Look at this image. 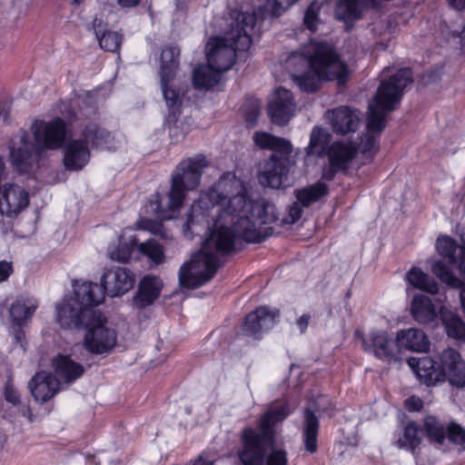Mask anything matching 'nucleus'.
<instances>
[{"mask_svg": "<svg viewBox=\"0 0 465 465\" xmlns=\"http://www.w3.org/2000/svg\"><path fill=\"white\" fill-rule=\"evenodd\" d=\"M321 5L317 2H312L307 8L304 15V25L306 27L313 31L316 29L318 24V15L320 13Z\"/></svg>", "mask_w": 465, "mask_h": 465, "instance_id": "obj_40", "label": "nucleus"}, {"mask_svg": "<svg viewBox=\"0 0 465 465\" xmlns=\"http://www.w3.org/2000/svg\"><path fill=\"white\" fill-rule=\"evenodd\" d=\"M295 407L288 401L275 403L261 417L258 430H242V448L238 453L242 465H288L283 448L272 447L266 455L265 452L274 440L273 427L285 420Z\"/></svg>", "mask_w": 465, "mask_h": 465, "instance_id": "obj_5", "label": "nucleus"}, {"mask_svg": "<svg viewBox=\"0 0 465 465\" xmlns=\"http://www.w3.org/2000/svg\"><path fill=\"white\" fill-rule=\"evenodd\" d=\"M223 35L213 36L206 44V58L210 66L224 73L232 68L237 52L250 49L256 22L252 15L230 14L225 19Z\"/></svg>", "mask_w": 465, "mask_h": 465, "instance_id": "obj_6", "label": "nucleus"}, {"mask_svg": "<svg viewBox=\"0 0 465 465\" xmlns=\"http://www.w3.org/2000/svg\"><path fill=\"white\" fill-rule=\"evenodd\" d=\"M439 368L441 382L448 381L455 387L465 386V362L458 351L444 349L439 355Z\"/></svg>", "mask_w": 465, "mask_h": 465, "instance_id": "obj_15", "label": "nucleus"}, {"mask_svg": "<svg viewBox=\"0 0 465 465\" xmlns=\"http://www.w3.org/2000/svg\"><path fill=\"white\" fill-rule=\"evenodd\" d=\"M327 186L323 183H317L311 186L296 191L297 201L302 207H307L311 203L319 201L326 195Z\"/></svg>", "mask_w": 465, "mask_h": 465, "instance_id": "obj_33", "label": "nucleus"}, {"mask_svg": "<svg viewBox=\"0 0 465 465\" xmlns=\"http://www.w3.org/2000/svg\"><path fill=\"white\" fill-rule=\"evenodd\" d=\"M73 293L57 303L56 322L65 330L84 328V347L93 354L110 352L117 342V334L107 319L92 307L104 300V291L95 282L73 281Z\"/></svg>", "mask_w": 465, "mask_h": 465, "instance_id": "obj_3", "label": "nucleus"}, {"mask_svg": "<svg viewBox=\"0 0 465 465\" xmlns=\"http://www.w3.org/2000/svg\"><path fill=\"white\" fill-rule=\"evenodd\" d=\"M84 139H73L64 147V163L70 171H78L84 168L90 160L89 143L100 149L113 150L114 137L104 130H101L94 124L85 126L83 132Z\"/></svg>", "mask_w": 465, "mask_h": 465, "instance_id": "obj_10", "label": "nucleus"}, {"mask_svg": "<svg viewBox=\"0 0 465 465\" xmlns=\"http://www.w3.org/2000/svg\"><path fill=\"white\" fill-rule=\"evenodd\" d=\"M33 141L26 132H20L11 145V159L19 172H26L34 152L57 150L64 144L66 125L60 118L51 121L36 120L31 125Z\"/></svg>", "mask_w": 465, "mask_h": 465, "instance_id": "obj_7", "label": "nucleus"}, {"mask_svg": "<svg viewBox=\"0 0 465 465\" xmlns=\"http://www.w3.org/2000/svg\"><path fill=\"white\" fill-rule=\"evenodd\" d=\"M5 400L13 405H16L19 402V395L12 386L7 385L5 387Z\"/></svg>", "mask_w": 465, "mask_h": 465, "instance_id": "obj_47", "label": "nucleus"}, {"mask_svg": "<svg viewBox=\"0 0 465 465\" xmlns=\"http://www.w3.org/2000/svg\"><path fill=\"white\" fill-rule=\"evenodd\" d=\"M338 19L350 22L358 19L361 14V5L356 0H341L335 10Z\"/></svg>", "mask_w": 465, "mask_h": 465, "instance_id": "obj_35", "label": "nucleus"}, {"mask_svg": "<svg viewBox=\"0 0 465 465\" xmlns=\"http://www.w3.org/2000/svg\"><path fill=\"white\" fill-rule=\"evenodd\" d=\"M289 67H293L292 81L306 93L316 92L322 81L345 83L349 69L334 53L332 46L311 41L303 49V54L294 53L287 60Z\"/></svg>", "mask_w": 465, "mask_h": 465, "instance_id": "obj_4", "label": "nucleus"}, {"mask_svg": "<svg viewBox=\"0 0 465 465\" xmlns=\"http://www.w3.org/2000/svg\"><path fill=\"white\" fill-rule=\"evenodd\" d=\"M460 289H461L460 292V305H461L463 312L465 313V286L463 285Z\"/></svg>", "mask_w": 465, "mask_h": 465, "instance_id": "obj_54", "label": "nucleus"}, {"mask_svg": "<svg viewBox=\"0 0 465 465\" xmlns=\"http://www.w3.org/2000/svg\"><path fill=\"white\" fill-rule=\"evenodd\" d=\"M302 214L301 203L297 201L290 206L287 217L283 219V223L292 224L296 223Z\"/></svg>", "mask_w": 465, "mask_h": 465, "instance_id": "obj_43", "label": "nucleus"}, {"mask_svg": "<svg viewBox=\"0 0 465 465\" xmlns=\"http://www.w3.org/2000/svg\"><path fill=\"white\" fill-rule=\"evenodd\" d=\"M119 5L124 8L134 7L140 2V0H117Z\"/></svg>", "mask_w": 465, "mask_h": 465, "instance_id": "obj_52", "label": "nucleus"}, {"mask_svg": "<svg viewBox=\"0 0 465 465\" xmlns=\"http://www.w3.org/2000/svg\"><path fill=\"white\" fill-rule=\"evenodd\" d=\"M405 281L413 288L430 294H437L439 292V284L420 268H411L406 273Z\"/></svg>", "mask_w": 465, "mask_h": 465, "instance_id": "obj_29", "label": "nucleus"}, {"mask_svg": "<svg viewBox=\"0 0 465 465\" xmlns=\"http://www.w3.org/2000/svg\"><path fill=\"white\" fill-rule=\"evenodd\" d=\"M448 2L457 10H465V0H448Z\"/></svg>", "mask_w": 465, "mask_h": 465, "instance_id": "obj_53", "label": "nucleus"}, {"mask_svg": "<svg viewBox=\"0 0 465 465\" xmlns=\"http://www.w3.org/2000/svg\"><path fill=\"white\" fill-rule=\"evenodd\" d=\"M410 311L412 318L420 324H430L439 315V308L432 300L424 294H416L411 302Z\"/></svg>", "mask_w": 465, "mask_h": 465, "instance_id": "obj_24", "label": "nucleus"}, {"mask_svg": "<svg viewBox=\"0 0 465 465\" xmlns=\"http://www.w3.org/2000/svg\"><path fill=\"white\" fill-rule=\"evenodd\" d=\"M265 4L262 5L259 10H258V13H253V14H249L247 12H245L244 14L246 15H251L254 17L255 19V22H256V25L259 24L260 21H262V19H264L268 15H272V13L270 11V9L268 8V5H271L274 3V0H264ZM232 14H241L240 12H232Z\"/></svg>", "mask_w": 465, "mask_h": 465, "instance_id": "obj_44", "label": "nucleus"}, {"mask_svg": "<svg viewBox=\"0 0 465 465\" xmlns=\"http://www.w3.org/2000/svg\"><path fill=\"white\" fill-rule=\"evenodd\" d=\"M222 74L223 73L218 72L207 63L206 65H201L193 71V84L196 89L207 90L218 84Z\"/></svg>", "mask_w": 465, "mask_h": 465, "instance_id": "obj_30", "label": "nucleus"}, {"mask_svg": "<svg viewBox=\"0 0 465 465\" xmlns=\"http://www.w3.org/2000/svg\"><path fill=\"white\" fill-rule=\"evenodd\" d=\"M420 428L414 422H410L404 428L402 436L398 439L397 445L399 448L412 450L420 444Z\"/></svg>", "mask_w": 465, "mask_h": 465, "instance_id": "obj_34", "label": "nucleus"}, {"mask_svg": "<svg viewBox=\"0 0 465 465\" xmlns=\"http://www.w3.org/2000/svg\"><path fill=\"white\" fill-rule=\"evenodd\" d=\"M298 1L299 0H274L272 5H268V8L270 9L272 15L279 16Z\"/></svg>", "mask_w": 465, "mask_h": 465, "instance_id": "obj_41", "label": "nucleus"}, {"mask_svg": "<svg viewBox=\"0 0 465 465\" xmlns=\"http://www.w3.org/2000/svg\"><path fill=\"white\" fill-rule=\"evenodd\" d=\"M319 422L316 416L309 410L304 411V424L302 429L305 449L311 453L317 450V434Z\"/></svg>", "mask_w": 465, "mask_h": 465, "instance_id": "obj_32", "label": "nucleus"}, {"mask_svg": "<svg viewBox=\"0 0 465 465\" xmlns=\"http://www.w3.org/2000/svg\"><path fill=\"white\" fill-rule=\"evenodd\" d=\"M439 315L449 338L465 341V322L454 311L441 304L439 307Z\"/></svg>", "mask_w": 465, "mask_h": 465, "instance_id": "obj_25", "label": "nucleus"}, {"mask_svg": "<svg viewBox=\"0 0 465 465\" xmlns=\"http://www.w3.org/2000/svg\"><path fill=\"white\" fill-rule=\"evenodd\" d=\"M361 340L364 350L378 359L388 363L400 361L397 340L393 341L387 331L373 329L366 336H362Z\"/></svg>", "mask_w": 465, "mask_h": 465, "instance_id": "obj_12", "label": "nucleus"}, {"mask_svg": "<svg viewBox=\"0 0 465 465\" xmlns=\"http://www.w3.org/2000/svg\"><path fill=\"white\" fill-rule=\"evenodd\" d=\"M334 132L341 134L355 133L361 124V114L348 106H341L326 113Z\"/></svg>", "mask_w": 465, "mask_h": 465, "instance_id": "obj_17", "label": "nucleus"}, {"mask_svg": "<svg viewBox=\"0 0 465 465\" xmlns=\"http://www.w3.org/2000/svg\"><path fill=\"white\" fill-rule=\"evenodd\" d=\"M0 114H2V116H3L4 118H6V116H7V112H6V111H5V112H0Z\"/></svg>", "mask_w": 465, "mask_h": 465, "instance_id": "obj_56", "label": "nucleus"}, {"mask_svg": "<svg viewBox=\"0 0 465 465\" xmlns=\"http://www.w3.org/2000/svg\"><path fill=\"white\" fill-rule=\"evenodd\" d=\"M13 332H14V339H15V342L19 343L21 345V347H23L22 342L25 338V333L21 330L20 326H17V328H14Z\"/></svg>", "mask_w": 465, "mask_h": 465, "instance_id": "obj_50", "label": "nucleus"}, {"mask_svg": "<svg viewBox=\"0 0 465 465\" xmlns=\"http://www.w3.org/2000/svg\"><path fill=\"white\" fill-rule=\"evenodd\" d=\"M435 250L447 261H434L431 272L446 285L454 289L461 288L463 282L454 274L452 264L457 263L458 270L465 280V236L461 237V245H459L450 236L440 235L435 242Z\"/></svg>", "mask_w": 465, "mask_h": 465, "instance_id": "obj_9", "label": "nucleus"}, {"mask_svg": "<svg viewBox=\"0 0 465 465\" xmlns=\"http://www.w3.org/2000/svg\"><path fill=\"white\" fill-rule=\"evenodd\" d=\"M136 229L148 231L154 235L164 236L163 224L147 217H141L135 223Z\"/></svg>", "mask_w": 465, "mask_h": 465, "instance_id": "obj_39", "label": "nucleus"}, {"mask_svg": "<svg viewBox=\"0 0 465 465\" xmlns=\"http://www.w3.org/2000/svg\"><path fill=\"white\" fill-rule=\"evenodd\" d=\"M255 144L262 149L273 151L274 154L290 155L292 146L290 141L279 138L265 132H256L253 135Z\"/></svg>", "mask_w": 465, "mask_h": 465, "instance_id": "obj_28", "label": "nucleus"}, {"mask_svg": "<svg viewBox=\"0 0 465 465\" xmlns=\"http://www.w3.org/2000/svg\"><path fill=\"white\" fill-rule=\"evenodd\" d=\"M52 366L60 379L68 383L79 379L84 371L81 363L64 354L56 355L52 361Z\"/></svg>", "mask_w": 465, "mask_h": 465, "instance_id": "obj_26", "label": "nucleus"}, {"mask_svg": "<svg viewBox=\"0 0 465 465\" xmlns=\"http://www.w3.org/2000/svg\"><path fill=\"white\" fill-rule=\"evenodd\" d=\"M309 322H310V316L307 314L302 315L297 320V325L302 332H303L307 329Z\"/></svg>", "mask_w": 465, "mask_h": 465, "instance_id": "obj_48", "label": "nucleus"}, {"mask_svg": "<svg viewBox=\"0 0 465 465\" xmlns=\"http://www.w3.org/2000/svg\"><path fill=\"white\" fill-rule=\"evenodd\" d=\"M135 279L134 273L126 268L114 267L104 272L100 287L104 293L111 297L122 296L129 292ZM98 286L99 284L96 283Z\"/></svg>", "mask_w": 465, "mask_h": 465, "instance_id": "obj_16", "label": "nucleus"}, {"mask_svg": "<svg viewBox=\"0 0 465 465\" xmlns=\"http://www.w3.org/2000/svg\"><path fill=\"white\" fill-rule=\"evenodd\" d=\"M193 465H214V462L205 455L202 454L197 459H195Z\"/></svg>", "mask_w": 465, "mask_h": 465, "instance_id": "obj_51", "label": "nucleus"}, {"mask_svg": "<svg viewBox=\"0 0 465 465\" xmlns=\"http://www.w3.org/2000/svg\"><path fill=\"white\" fill-rule=\"evenodd\" d=\"M137 236L133 229H125L118 239L117 244L108 248L110 259L119 262H128L131 259H136Z\"/></svg>", "mask_w": 465, "mask_h": 465, "instance_id": "obj_21", "label": "nucleus"}, {"mask_svg": "<svg viewBox=\"0 0 465 465\" xmlns=\"http://www.w3.org/2000/svg\"><path fill=\"white\" fill-rule=\"evenodd\" d=\"M38 302L35 297L21 295L11 305L9 313L13 323L21 326L30 319L38 308Z\"/></svg>", "mask_w": 465, "mask_h": 465, "instance_id": "obj_27", "label": "nucleus"}, {"mask_svg": "<svg viewBox=\"0 0 465 465\" xmlns=\"http://www.w3.org/2000/svg\"><path fill=\"white\" fill-rule=\"evenodd\" d=\"M259 110L257 108H253L250 114L246 115V121L251 126H253L259 116Z\"/></svg>", "mask_w": 465, "mask_h": 465, "instance_id": "obj_49", "label": "nucleus"}, {"mask_svg": "<svg viewBox=\"0 0 465 465\" xmlns=\"http://www.w3.org/2000/svg\"><path fill=\"white\" fill-rule=\"evenodd\" d=\"M460 36L461 38H465V22H464V25H463V29L461 32H460Z\"/></svg>", "mask_w": 465, "mask_h": 465, "instance_id": "obj_55", "label": "nucleus"}, {"mask_svg": "<svg viewBox=\"0 0 465 465\" xmlns=\"http://www.w3.org/2000/svg\"><path fill=\"white\" fill-rule=\"evenodd\" d=\"M389 79H382L376 96L369 105L367 133L355 141L343 139L332 143L327 151L328 166L323 168L322 177L331 180L340 171L347 170L353 160L359 159L364 164L371 162L378 151V135L383 130L386 114L394 110L400 103L406 87L411 83V72L408 68L391 74Z\"/></svg>", "mask_w": 465, "mask_h": 465, "instance_id": "obj_2", "label": "nucleus"}, {"mask_svg": "<svg viewBox=\"0 0 465 465\" xmlns=\"http://www.w3.org/2000/svg\"><path fill=\"white\" fill-rule=\"evenodd\" d=\"M100 46L106 51H116L121 44V35L115 32H105L101 36L97 35Z\"/></svg>", "mask_w": 465, "mask_h": 465, "instance_id": "obj_38", "label": "nucleus"}, {"mask_svg": "<svg viewBox=\"0 0 465 465\" xmlns=\"http://www.w3.org/2000/svg\"><path fill=\"white\" fill-rule=\"evenodd\" d=\"M406 408L411 411H419L423 406L422 401L416 396H411L405 401Z\"/></svg>", "mask_w": 465, "mask_h": 465, "instance_id": "obj_46", "label": "nucleus"}, {"mask_svg": "<svg viewBox=\"0 0 465 465\" xmlns=\"http://www.w3.org/2000/svg\"><path fill=\"white\" fill-rule=\"evenodd\" d=\"M291 161L290 155L278 157L276 154L265 163L263 170L259 174V182L262 186L278 189L289 186Z\"/></svg>", "mask_w": 465, "mask_h": 465, "instance_id": "obj_14", "label": "nucleus"}, {"mask_svg": "<svg viewBox=\"0 0 465 465\" xmlns=\"http://www.w3.org/2000/svg\"><path fill=\"white\" fill-rule=\"evenodd\" d=\"M278 317V310H271L266 306H261L246 316L243 330L248 335L257 337L272 328Z\"/></svg>", "mask_w": 465, "mask_h": 465, "instance_id": "obj_18", "label": "nucleus"}, {"mask_svg": "<svg viewBox=\"0 0 465 465\" xmlns=\"http://www.w3.org/2000/svg\"><path fill=\"white\" fill-rule=\"evenodd\" d=\"M28 387L35 400L44 403L59 391L60 382L51 372L42 371L35 374Z\"/></svg>", "mask_w": 465, "mask_h": 465, "instance_id": "obj_19", "label": "nucleus"}, {"mask_svg": "<svg viewBox=\"0 0 465 465\" xmlns=\"http://www.w3.org/2000/svg\"><path fill=\"white\" fill-rule=\"evenodd\" d=\"M297 104L292 93L283 87H278L270 94L267 114L271 121L284 125L294 116Z\"/></svg>", "mask_w": 465, "mask_h": 465, "instance_id": "obj_13", "label": "nucleus"}, {"mask_svg": "<svg viewBox=\"0 0 465 465\" xmlns=\"http://www.w3.org/2000/svg\"><path fill=\"white\" fill-rule=\"evenodd\" d=\"M141 257L147 258L155 265L162 264L165 262L164 248L154 239H149L136 244V259Z\"/></svg>", "mask_w": 465, "mask_h": 465, "instance_id": "obj_31", "label": "nucleus"}, {"mask_svg": "<svg viewBox=\"0 0 465 465\" xmlns=\"http://www.w3.org/2000/svg\"><path fill=\"white\" fill-rule=\"evenodd\" d=\"M396 340L400 353L402 350L411 352H427L430 347V341L425 331L419 328H406L396 332Z\"/></svg>", "mask_w": 465, "mask_h": 465, "instance_id": "obj_20", "label": "nucleus"}, {"mask_svg": "<svg viewBox=\"0 0 465 465\" xmlns=\"http://www.w3.org/2000/svg\"><path fill=\"white\" fill-rule=\"evenodd\" d=\"M328 142V134L326 131L321 127H314L311 134L310 142L306 147L309 155H320L323 153L325 145Z\"/></svg>", "mask_w": 465, "mask_h": 465, "instance_id": "obj_36", "label": "nucleus"}, {"mask_svg": "<svg viewBox=\"0 0 465 465\" xmlns=\"http://www.w3.org/2000/svg\"><path fill=\"white\" fill-rule=\"evenodd\" d=\"M408 365L416 374L417 378L428 386L441 382L440 377L439 362L430 357H411Z\"/></svg>", "mask_w": 465, "mask_h": 465, "instance_id": "obj_22", "label": "nucleus"}, {"mask_svg": "<svg viewBox=\"0 0 465 465\" xmlns=\"http://www.w3.org/2000/svg\"><path fill=\"white\" fill-rule=\"evenodd\" d=\"M428 435L439 443H442L445 439V430L442 425L433 417H428L424 421Z\"/></svg>", "mask_w": 465, "mask_h": 465, "instance_id": "obj_37", "label": "nucleus"}, {"mask_svg": "<svg viewBox=\"0 0 465 465\" xmlns=\"http://www.w3.org/2000/svg\"><path fill=\"white\" fill-rule=\"evenodd\" d=\"M179 55L180 50L177 47L170 46L163 49L160 58L162 93L170 113L173 114L179 110L182 97L184 94L182 88L177 89V80L174 77Z\"/></svg>", "mask_w": 465, "mask_h": 465, "instance_id": "obj_11", "label": "nucleus"}, {"mask_svg": "<svg viewBox=\"0 0 465 465\" xmlns=\"http://www.w3.org/2000/svg\"><path fill=\"white\" fill-rule=\"evenodd\" d=\"M13 272V264L7 261L0 262V282L6 281Z\"/></svg>", "mask_w": 465, "mask_h": 465, "instance_id": "obj_45", "label": "nucleus"}, {"mask_svg": "<svg viewBox=\"0 0 465 465\" xmlns=\"http://www.w3.org/2000/svg\"><path fill=\"white\" fill-rule=\"evenodd\" d=\"M207 166L208 161L201 155L183 161L172 179L168 208H162L160 195L154 194L143 207L142 213L152 214L159 220L175 218L185 198L184 192L194 190L199 186L202 173Z\"/></svg>", "mask_w": 465, "mask_h": 465, "instance_id": "obj_8", "label": "nucleus"}, {"mask_svg": "<svg viewBox=\"0 0 465 465\" xmlns=\"http://www.w3.org/2000/svg\"><path fill=\"white\" fill-rule=\"evenodd\" d=\"M448 438L454 443H465V430L459 425L452 424L448 430Z\"/></svg>", "mask_w": 465, "mask_h": 465, "instance_id": "obj_42", "label": "nucleus"}, {"mask_svg": "<svg viewBox=\"0 0 465 465\" xmlns=\"http://www.w3.org/2000/svg\"><path fill=\"white\" fill-rule=\"evenodd\" d=\"M163 287V281L155 275L143 276L138 284V291L134 298V304L139 308L151 305L158 297Z\"/></svg>", "mask_w": 465, "mask_h": 465, "instance_id": "obj_23", "label": "nucleus"}, {"mask_svg": "<svg viewBox=\"0 0 465 465\" xmlns=\"http://www.w3.org/2000/svg\"><path fill=\"white\" fill-rule=\"evenodd\" d=\"M276 219L273 204L253 201L234 173H223L192 204L183 226L185 236L199 234L206 228L210 233L201 250L181 266L180 285L195 289L208 282L216 273L222 256L232 252L239 242L264 240L270 234L265 225Z\"/></svg>", "mask_w": 465, "mask_h": 465, "instance_id": "obj_1", "label": "nucleus"}]
</instances>
